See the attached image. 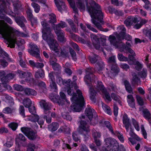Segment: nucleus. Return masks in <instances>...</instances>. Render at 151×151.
<instances>
[{
	"instance_id": "obj_1",
	"label": "nucleus",
	"mask_w": 151,
	"mask_h": 151,
	"mask_svg": "<svg viewBox=\"0 0 151 151\" xmlns=\"http://www.w3.org/2000/svg\"><path fill=\"white\" fill-rule=\"evenodd\" d=\"M0 34L9 42L8 46L11 48L15 47V44L19 46L25 43L24 40L20 38H17L16 36L22 37L28 36L27 34L19 31L13 30L12 27H9L3 20H0Z\"/></svg>"
},
{
	"instance_id": "obj_2",
	"label": "nucleus",
	"mask_w": 151,
	"mask_h": 151,
	"mask_svg": "<svg viewBox=\"0 0 151 151\" xmlns=\"http://www.w3.org/2000/svg\"><path fill=\"white\" fill-rule=\"evenodd\" d=\"M85 1L87 10L91 16L92 23L100 30L107 32L108 29H106L104 30L101 27L103 24L102 21L103 14L100 6L93 0H90L89 4L87 3L88 0H85Z\"/></svg>"
},
{
	"instance_id": "obj_3",
	"label": "nucleus",
	"mask_w": 151,
	"mask_h": 151,
	"mask_svg": "<svg viewBox=\"0 0 151 151\" xmlns=\"http://www.w3.org/2000/svg\"><path fill=\"white\" fill-rule=\"evenodd\" d=\"M66 86H67V89L68 94L72 96L70 99L73 102L71 106V109L74 111H80L84 103V98L81 91L79 90H76L78 96L74 93L73 88L76 89L77 88L76 84L74 82L71 83L70 82Z\"/></svg>"
},
{
	"instance_id": "obj_4",
	"label": "nucleus",
	"mask_w": 151,
	"mask_h": 151,
	"mask_svg": "<svg viewBox=\"0 0 151 151\" xmlns=\"http://www.w3.org/2000/svg\"><path fill=\"white\" fill-rule=\"evenodd\" d=\"M46 15H44V20L41 22L42 27V37L46 41L50 47V50L58 54L61 51L60 47L59 46L57 41L55 40L53 34L51 33V30L45 19Z\"/></svg>"
},
{
	"instance_id": "obj_5",
	"label": "nucleus",
	"mask_w": 151,
	"mask_h": 151,
	"mask_svg": "<svg viewBox=\"0 0 151 151\" xmlns=\"http://www.w3.org/2000/svg\"><path fill=\"white\" fill-rule=\"evenodd\" d=\"M94 70V69L92 68L87 69L86 70V75L84 78V81L89 88L90 99L92 101L94 100L96 94L93 86L90 83L91 82V78H92L93 76H94L92 74Z\"/></svg>"
},
{
	"instance_id": "obj_6",
	"label": "nucleus",
	"mask_w": 151,
	"mask_h": 151,
	"mask_svg": "<svg viewBox=\"0 0 151 151\" xmlns=\"http://www.w3.org/2000/svg\"><path fill=\"white\" fill-rule=\"evenodd\" d=\"M116 37L114 36V46L115 48L119 49L121 52H124L127 53H129L132 54L134 51L131 48V45L128 42H126V45L122 42H114Z\"/></svg>"
},
{
	"instance_id": "obj_7",
	"label": "nucleus",
	"mask_w": 151,
	"mask_h": 151,
	"mask_svg": "<svg viewBox=\"0 0 151 151\" xmlns=\"http://www.w3.org/2000/svg\"><path fill=\"white\" fill-rule=\"evenodd\" d=\"M70 6L73 9V12L75 14L78 13V10L76 6L81 11H83L85 10L86 6L83 0L78 1L76 4V6L73 2V0H68Z\"/></svg>"
},
{
	"instance_id": "obj_8",
	"label": "nucleus",
	"mask_w": 151,
	"mask_h": 151,
	"mask_svg": "<svg viewBox=\"0 0 151 151\" xmlns=\"http://www.w3.org/2000/svg\"><path fill=\"white\" fill-rule=\"evenodd\" d=\"M29 45L32 49L31 50L29 51V53L32 56L35 57L37 59V61L42 62L43 60L40 56L39 49L37 46L32 43H30Z\"/></svg>"
},
{
	"instance_id": "obj_9",
	"label": "nucleus",
	"mask_w": 151,
	"mask_h": 151,
	"mask_svg": "<svg viewBox=\"0 0 151 151\" xmlns=\"http://www.w3.org/2000/svg\"><path fill=\"white\" fill-rule=\"evenodd\" d=\"M60 97L58 96L55 98H53L50 95V98L52 101L58 103L59 105H63L64 104L65 101L68 103V101L66 99L65 95L63 93L60 92Z\"/></svg>"
},
{
	"instance_id": "obj_10",
	"label": "nucleus",
	"mask_w": 151,
	"mask_h": 151,
	"mask_svg": "<svg viewBox=\"0 0 151 151\" xmlns=\"http://www.w3.org/2000/svg\"><path fill=\"white\" fill-rule=\"evenodd\" d=\"M98 91H101L104 96L106 99L108 101H111V100L110 94L106 91L104 86L101 82L98 81L97 82V88H96Z\"/></svg>"
},
{
	"instance_id": "obj_11",
	"label": "nucleus",
	"mask_w": 151,
	"mask_h": 151,
	"mask_svg": "<svg viewBox=\"0 0 151 151\" xmlns=\"http://www.w3.org/2000/svg\"><path fill=\"white\" fill-rule=\"evenodd\" d=\"M40 104L42 108L44 109L45 114H50V110L51 109V104L44 100H42L40 102Z\"/></svg>"
},
{
	"instance_id": "obj_12",
	"label": "nucleus",
	"mask_w": 151,
	"mask_h": 151,
	"mask_svg": "<svg viewBox=\"0 0 151 151\" xmlns=\"http://www.w3.org/2000/svg\"><path fill=\"white\" fill-rule=\"evenodd\" d=\"M138 22L137 18L136 17L128 16L124 21V23L127 27H130L133 23Z\"/></svg>"
},
{
	"instance_id": "obj_13",
	"label": "nucleus",
	"mask_w": 151,
	"mask_h": 151,
	"mask_svg": "<svg viewBox=\"0 0 151 151\" xmlns=\"http://www.w3.org/2000/svg\"><path fill=\"white\" fill-rule=\"evenodd\" d=\"M8 0H0V1L2 2L1 5H0V12H2V11H3L4 13H6L9 14H11L12 12L11 11L8 12L6 11V8H7V6L9 7V3L7 1Z\"/></svg>"
},
{
	"instance_id": "obj_14",
	"label": "nucleus",
	"mask_w": 151,
	"mask_h": 151,
	"mask_svg": "<svg viewBox=\"0 0 151 151\" xmlns=\"http://www.w3.org/2000/svg\"><path fill=\"white\" fill-rule=\"evenodd\" d=\"M130 129L129 134L130 136L132 137L133 138L130 137L129 138H128L129 142H130L132 145H134L136 143V142L134 140V139L137 141H141V139L133 132L131 128H130Z\"/></svg>"
},
{
	"instance_id": "obj_15",
	"label": "nucleus",
	"mask_w": 151,
	"mask_h": 151,
	"mask_svg": "<svg viewBox=\"0 0 151 151\" xmlns=\"http://www.w3.org/2000/svg\"><path fill=\"white\" fill-rule=\"evenodd\" d=\"M85 114L88 117L89 119L91 121V119L93 118V116H96V113L94 109L91 107L87 108L85 111Z\"/></svg>"
},
{
	"instance_id": "obj_16",
	"label": "nucleus",
	"mask_w": 151,
	"mask_h": 151,
	"mask_svg": "<svg viewBox=\"0 0 151 151\" xmlns=\"http://www.w3.org/2000/svg\"><path fill=\"white\" fill-rule=\"evenodd\" d=\"M55 4L58 10L62 12L66 9V7L64 2L61 0H54Z\"/></svg>"
},
{
	"instance_id": "obj_17",
	"label": "nucleus",
	"mask_w": 151,
	"mask_h": 151,
	"mask_svg": "<svg viewBox=\"0 0 151 151\" xmlns=\"http://www.w3.org/2000/svg\"><path fill=\"white\" fill-rule=\"evenodd\" d=\"M123 123L124 126L127 132L129 130V127L131 126L130 122L129 119L127 115L126 114H124L123 116L122 119Z\"/></svg>"
},
{
	"instance_id": "obj_18",
	"label": "nucleus",
	"mask_w": 151,
	"mask_h": 151,
	"mask_svg": "<svg viewBox=\"0 0 151 151\" xmlns=\"http://www.w3.org/2000/svg\"><path fill=\"white\" fill-rule=\"evenodd\" d=\"M105 142L106 143V151H113V147L112 145L113 140L112 138H108L105 139Z\"/></svg>"
},
{
	"instance_id": "obj_19",
	"label": "nucleus",
	"mask_w": 151,
	"mask_h": 151,
	"mask_svg": "<svg viewBox=\"0 0 151 151\" xmlns=\"http://www.w3.org/2000/svg\"><path fill=\"white\" fill-rule=\"evenodd\" d=\"M16 22L21 27L23 28L24 30L25 29L24 23H26L27 21L25 18L23 16L17 17L16 18Z\"/></svg>"
},
{
	"instance_id": "obj_20",
	"label": "nucleus",
	"mask_w": 151,
	"mask_h": 151,
	"mask_svg": "<svg viewBox=\"0 0 151 151\" xmlns=\"http://www.w3.org/2000/svg\"><path fill=\"white\" fill-rule=\"evenodd\" d=\"M67 26V25L65 22L61 21L58 24H53L52 27L55 31L56 29L58 31H63L61 28L66 27Z\"/></svg>"
},
{
	"instance_id": "obj_21",
	"label": "nucleus",
	"mask_w": 151,
	"mask_h": 151,
	"mask_svg": "<svg viewBox=\"0 0 151 151\" xmlns=\"http://www.w3.org/2000/svg\"><path fill=\"white\" fill-rule=\"evenodd\" d=\"M50 64L54 70H58L61 68V67L60 65L56 63L57 59L56 58H50Z\"/></svg>"
},
{
	"instance_id": "obj_22",
	"label": "nucleus",
	"mask_w": 151,
	"mask_h": 151,
	"mask_svg": "<svg viewBox=\"0 0 151 151\" xmlns=\"http://www.w3.org/2000/svg\"><path fill=\"white\" fill-rule=\"evenodd\" d=\"M55 33L57 35L58 40L60 42H64L66 41V40L64 37L65 34L63 31H58L56 30L55 31Z\"/></svg>"
},
{
	"instance_id": "obj_23",
	"label": "nucleus",
	"mask_w": 151,
	"mask_h": 151,
	"mask_svg": "<svg viewBox=\"0 0 151 151\" xmlns=\"http://www.w3.org/2000/svg\"><path fill=\"white\" fill-rule=\"evenodd\" d=\"M127 101L129 106L132 108L135 107L134 99L132 95H128L127 96Z\"/></svg>"
},
{
	"instance_id": "obj_24",
	"label": "nucleus",
	"mask_w": 151,
	"mask_h": 151,
	"mask_svg": "<svg viewBox=\"0 0 151 151\" xmlns=\"http://www.w3.org/2000/svg\"><path fill=\"white\" fill-rule=\"evenodd\" d=\"M79 127L84 132H88L89 131L88 125L87 124L86 121L83 120H81Z\"/></svg>"
},
{
	"instance_id": "obj_25",
	"label": "nucleus",
	"mask_w": 151,
	"mask_h": 151,
	"mask_svg": "<svg viewBox=\"0 0 151 151\" xmlns=\"http://www.w3.org/2000/svg\"><path fill=\"white\" fill-rule=\"evenodd\" d=\"M56 82L58 84L60 85L63 84L65 86H67V85H68V83L71 82V80L69 79L67 80H64L63 81L62 78L61 77L57 76Z\"/></svg>"
},
{
	"instance_id": "obj_26",
	"label": "nucleus",
	"mask_w": 151,
	"mask_h": 151,
	"mask_svg": "<svg viewBox=\"0 0 151 151\" xmlns=\"http://www.w3.org/2000/svg\"><path fill=\"white\" fill-rule=\"evenodd\" d=\"M119 28L121 32L119 34L116 36L117 38H119V39L122 38L123 36L126 34V29L123 25H121L119 27Z\"/></svg>"
},
{
	"instance_id": "obj_27",
	"label": "nucleus",
	"mask_w": 151,
	"mask_h": 151,
	"mask_svg": "<svg viewBox=\"0 0 151 151\" xmlns=\"http://www.w3.org/2000/svg\"><path fill=\"white\" fill-rule=\"evenodd\" d=\"M124 82L127 91L129 93H133L132 87L129 82L127 80H125L124 81Z\"/></svg>"
},
{
	"instance_id": "obj_28",
	"label": "nucleus",
	"mask_w": 151,
	"mask_h": 151,
	"mask_svg": "<svg viewBox=\"0 0 151 151\" xmlns=\"http://www.w3.org/2000/svg\"><path fill=\"white\" fill-rule=\"evenodd\" d=\"M24 92L25 94L28 95L35 96L37 95V92L34 90L27 88L24 90Z\"/></svg>"
},
{
	"instance_id": "obj_29",
	"label": "nucleus",
	"mask_w": 151,
	"mask_h": 151,
	"mask_svg": "<svg viewBox=\"0 0 151 151\" xmlns=\"http://www.w3.org/2000/svg\"><path fill=\"white\" fill-rule=\"evenodd\" d=\"M140 79L138 77L137 75L135 73L133 75L132 80V83L133 85H138L139 83H141Z\"/></svg>"
},
{
	"instance_id": "obj_30",
	"label": "nucleus",
	"mask_w": 151,
	"mask_h": 151,
	"mask_svg": "<svg viewBox=\"0 0 151 151\" xmlns=\"http://www.w3.org/2000/svg\"><path fill=\"white\" fill-rule=\"evenodd\" d=\"M59 125L57 122H53L48 126L49 129L51 131H53L56 130L58 128Z\"/></svg>"
},
{
	"instance_id": "obj_31",
	"label": "nucleus",
	"mask_w": 151,
	"mask_h": 151,
	"mask_svg": "<svg viewBox=\"0 0 151 151\" xmlns=\"http://www.w3.org/2000/svg\"><path fill=\"white\" fill-rule=\"evenodd\" d=\"M1 98L3 101H5L7 100L10 101L11 102V105L14 104L13 98L7 94L5 93L3 94L1 96Z\"/></svg>"
},
{
	"instance_id": "obj_32",
	"label": "nucleus",
	"mask_w": 151,
	"mask_h": 151,
	"mask_svg": "<svg viewBox=\"0 0 151 151\" xmlns=\"http://www.w3.org/2000/svg\"><path fill=\"white\" fill-rule=\"evenodd\" d=\"M44 72L42 70H38L35 73V77L36 78H43L44 77Z\"/></svg>"
},
{
	"instance_id": "obj_33",
	"label": "nucleus",
	"mask_w": 151,
	"mask_h": 151,
	"mask_svg": "<svg viewBox=\"0 0 151 151\" xmlns=\"http://www.w3.org/2000/svg\"><path fill=\"white\" fill-rule=\"evenodd\" d=\"M138 76L142 78L145 79L147 76V70L143 68L141 71L138 73Z\"/></svg>"
},
{
	"instance_id": "obj_34",
	"label": "nucleus",
	"mask_w": 151,
	"mask_h": 151,
	"mask_svg": "<svg viewBox=\"0 0 151 151\" xmlns=\"http://www.w3.org/2000/svg\"><path fill=\"white\" fill-rule=\"evenodd\" d=\"M1 11H2V12H0V14L1 15V17H2V18L4 17V19L5 21L6 22H7V23H9L10 24H12L13 22L11 19H10V18H9L8 17H5L4 16L5 14V13L7 14V13H4L3 11H2V10ZM12 13L11 14H9V15L11 14L12 13Z\"/></svg>"
},
{
	"instance_id": "obj_35",
	"label": "nucleus",
	"mask_w": 151,
	"mask_h": 151,
	"mask_svg": "<svg viewBox=\"0 0 151 151\" xmlns=\"http://www.w3.org/2000/svg\"><path fill=\"white\" fill-rule=\"evenodd\" d=\"M23 104L26 107L29 108L32 104V102L29 98H26L23 100Z\"/></svg>"
},
{
	"instance_id": "obj_36",
	"label": "nucleus",
	"mask_w": 151,
	"mask_h": 151,
	"mask_svg": "<svg viewBox=\"0 0 151 151\" xmlns=\"http://www.w3.org/2000/svg\"><path fill=\"white\" fill-rule=\"evenodd\" d=\"M143 116L144 117L148 120L151 119V114L147 109H144L143 111Z\"/></svg>"
},
{
	"instance_id": "obj_37",
	"label": "nucleus",
	"mask_w": 151,
	"mask_h": 151,
	"mask_svg": "<svg viewBox=\"0 0 151 151\" xmlns=\"http://www.w3.org/2000/svg\"><path fill=\"white\" fill-rule=\"evenodd\" d=\"M114 134L117 137L119 140L122 142H124V139L122 134H121L118 131H116L114 132Z\"/></svg>"
},
{
	"instance_id": "obj_38",
	"label": "nucleus",
	"mask_w": 151,
	"mask_h": 151,
	"mask_svg": "<svg viewBox=\"0 0 151 151\" xmlns=\"http://www.w3.org/2000/svg\"><path fill=\"white\" fill-rule=\"evenodd\" d=\"M118 40H119L118 42H122L121 40H123L124 39L127 40L128 41L131 42L132 40V37L128 34L125 35L123 36L122 38L119 39V38H117Z\"/></svg>"
},
{
	"instance_id": "obj_39",
	"label": "nucleus",
	"mask_w": 151,
	"mask_h": 151,
	"mask_svg": "<svg viewBox=\"0 0 151 151\" xmlns=\"http://www.w3.org/2000/svg\"><path fill=\"white\" fill-rule=\"evenodd\" d=\"M59 130L62 131L65 134H68L70 133V128L65 125L62 127H61L59 129Z\"/></svg>"
},
{
	"instance_id": "obj_40",
	"label": "nucleus",
	"mask_w": 151,
	"mask_h": 151,
	"mask_svg": "<svg viewBox=\"0 0 151 151\" xmlns=\"http://www.w3.org/2000/svg\"><path fill=\"white\" fill-rule=\"evenodd\" d=\"M49 22L51 23H54L56 22V19L55 15L53 14H50L49 15Z\"/></svg>"
},
{
	"instance_id": "obj_41",
	"label": "nucleus",
	"mask_w": 151,
	"mask_h": 151,
	"mask_svg": "<svg viewBox=\"0 0 151 151\" xmlns=\"http://www.w3.org/2000/svg\"><path fill=\"white\" fill-rule=\"evenodd\" d=\"M27 136L30 139H35L36 137V134L35 133L33 132L32 130L30 131Z\"/></svg>"
},
{
	"instance_id": "obj_42",
	"label": "nucleus",
	"mask_w": 151,
	"mask_h": 151,
	"mask_svg": "<svg viewBox=\"0 0 151 151\" xmlns=\"http://www.w3.org/2000/svg\"><path fill=\"white\" fill-rule=\"evenodd\" d=\"M102 107L104 111L106 112L108 114L111 115V113L110 108L109 106L104 103H102Z\"/></svg>"
},
{
	"instance_id": "obj_43",
	"label": "nucleus",
	"mask_w": 151,
	"mask_h": 151,
	"mask_svg": "<svg viewBox=\"0 0 151 151\" xmlns=\"http://www.w3.org/2000/svg\"><path fill=\"white\" fill-rule=\"evenodd\" d=\"M31 5L34 9L35 12L36 13H38L40 10V6L38 4L34 2H32Z\"/></svg>"
},
{
	"instance_id": "obj_44",
	"label": "nucleus",
	"mask_w": 151,
	"mask_h": 151,
	"mask_svg": "<svg viewBox=\"0 0 151 151\" xmlns=\"http://www.w3.org/2000/svg\"><path fill=\"white\" fill-rule=\"evenodd\" d=\"M0 56L4 57H6L8 61H12L11 58L9 57V55L7 53L4 51L2 49H0Z\"/></svg>"
},
{
	"instance_id": "obj_45",
	"label": "nucleus",
	"mask_w": 151,
	"mask_h": 151,
	"mask_svg": "<svg viewBox=\"0 0 151 151\" xmlns=\"http://www.w3.org/2000/svg\"><path fill=\"white\" fill-rule=\"evenodd\" d=\"M14 75L11 73L7 75L5 77L4 81H6V82H4V83L7 84L9 80L14 78Z\"/></svg>"
},
{
	"instance_id": "obj_46",
	"label": "nucleus",
	"mask_w": 151,
	"mask_h": 151,
	"mask_svg": "<svg viewBox=\"0 0 151 151\" xmlns=\"http://www.w3.org/2000/svg\"><path fill=\"white\" fill-rule=\"evenodd\" d=\"M50 87L52 91H56L57 90V87L55 81H50Z\"/></svg>"
},
{
	"instance_id": "obj_47",
	"label": "nucleus",
	"mask_w": 151,
	"mask_h": 151,
	"mask_svg": "<svg viewBox=\"0 0 151 151\" xmlns=\"http://www.w3.org/2000/svg\"><path fill=\"white\" fill-rule=\"evenodd\" d=\"M118 58L120 61H127L128 60V58L124 56L122 54H119L118 55Z\"/></svg>"
},
{
	"instance_id": "obj_48",
	"label": "nucleus",
	"mask_w": 151,
	"mask_h": 151,
	"mask_svg": "<svg viewBox=\"0 0 151 151\" xmlns=\"http://www.w3.org/2000/svg\"><path fill=\"white\" fill-rule=\"evenodd\" d=\"M15 110V109L14 108L11 109L7 107L4 108L3 110V111L6 114H9L14 111Z\"/></svg>"
},
{
	"instance_id": "obj_49",
	"label": "nucleus",
	"mask_w": 151,
	"mask_h": 151,
	"mask_svg": "<svg viewBox=\"0 0 151 151\" xmlns=\"http://www.w3.org/2000/svg\"><path fill=\"white\" fill-rule=\"evenodd\" d=\"M3 86H4V88L7 89L9 88L11 89L12 88L11 86L7 84L6 83H3V82H2V84H0V91H2L3 90H4V89H3Z\"/></svg>"
},
{
	"instance_id": "obj_50",
	"label": "nucleus",
	"mask_w": 151,
	"mask_h": 151,
	"mask_svg": "<svg viewBox=\"0 0 151 151\" xmlns=\"http://www.w3.org/2000/svg\"><path fill=\"white\" fill-rule=\"evenodd\" d=\"M30 118L29 119L31 121L36 122L39 119V116L38 115L35 114H31L30 116Z\"/></svg>"
},
{
	"instance_id": "obj_51",
	"label": "nucleus",
	"mask_w": 151,
	"mask_h": 151,
	"mask_svg": "<svg viewBox=\"0 0 151 151\" xmlns=\"http://www.w3.org/2000/svg\"><path fill=\"white\" fill-rule=\"evenodd\" d=\"M92 134L94 139H97V138H99L101 137L100 133L95 130H93L92 131Z\"/></svg>"
},
{
	"instance_id": "obj_52",
	"label": "nucleus",
	"mask_w": 151,
	"mask_h": 151,
	"mask_svg": "<svg viewBox=\"0 0 151 151\" xmlns=\"http://www.w3.org/2000/svg\"><path fill=\"white\" fill-rule=\"evenodd\" d=\"M21 130L22 132L26 136L31 130L29 128L25 127H22L21 128Z\"/></svg>"
},
{
	"instance_id": "obj_53",
	"label": "nucleus",
	"mask_w": 151,
	"mask_h": 151,
	"mask_svg": "<svg viewBox=\"0 0 151 151\" xmlns=\"http://www.w3.org/2000/svg\"><path fill=\"white\" fill-rule=\"evenodd\" d=\"M5 73L4 71L0 70V80L3 83L6 82L5 80Z\"/></svg>"
},
{
	"instance_id": "obj_54",
	"label": "nucleus",
	"mask_w": 151,
	"mask_h": 151,
	"mask_svg": "<svg viewBox=\"0 0 151 151\" xmlns=\"http://www.w3.org/2000/svg\"><path fill=\"white\" fill-rule=\"evenodd\" d=\"M8 126L13 130L14 131L16 130L18 127V124L17 123L12 122L9 124Z\"/></svg>"
},
{
	"instance_id": "obj_55",
	"label": "nucleus",
	"mask_w": 151,
	"mask_h": 151,
	"mask_svg": "<svg viewBox=\"0 0 151 151\" xmlns=\"http://www.w3.org/2000/svg\"><path fill=\"white\" fill-rule=\"evenodd\" d=\"M62 116L63 118L68 120H71L72 119L68 113L65 112L62 113Z\"/></svg>"
},
{
	"instance_id": "obj_56",
	"label": "nucleus",
	"mask_w": 151,
	"mask_h": 151,
	"mask_svg": "<svg viewBox=\"0 0 151 151\" xmlns=\"http://www.w3.org/2000/svg\"><path fill=\"white\" fill-rule=\"evenodd\" d=\"M132 124L134 126L135 129L137 131L139 130V127L138 122L134 119H132Z\"/></svg>"
},
{
	"instance_id": "obj_57",
	"label": "nucleus",
	"mask_w": 151,
	"mask_h": 151,
	"mask_svg": "<svg viewBox=\"0 0 151 151\" xmlns=\"http://www.w3.org/2000/svg\"><path fill=\"white\" fill-rule=\"evenodd\" d=\"M120 145L118 142L114 139V151H118L119 150Z\"/></svg>"
},
{
	"instance_id": "obj_58",
	"label": "nucleus",
	"mask_w": 151,
	"mask_h": 151,
	"mask_svg": "<svg viewBox=\"0 0 151 151\" xmlns=\"http://www.w3.org/2000/svg\"><path fill=\"white\" fill-rule=\"evenodd\" d=\"M104 124L106 127L109 129L112 134L113 133V131L112 130V127L111 126L110 122L106 121L104 122Z\"/></svg>"
},
{
	"instance_id": "obj_59",
	"label": "nucleus",
	"mask_w": 151,
	"mask_h": 151,
	"mask_svg": "<svg viewBox=\"0 0 151 151\" xmlns=\"http://www.w3.org/2000/svg\"><path fill=\"white\" fill-rule=\"evenodd\" d=\"M69 50L70 54L73 59L75 61L76 60V52L71 48H70Z\"/></svg>"
},
{
	"instance_id": "obj_60",
	"label": "nucleus",
	"mask_w": 151,
	"mask_h": 151,
	"mask_svg": "<svg viewBox=\"0 0 151 151\" xmlns=\"http://www.w3.org/2000/svg\"><path fill=\"white\" fill-rule=\"evenodd\" d=\"M19 111L20 114L23 116V117H25V110L24 107L23 106H20L19 108Z\"/></svg>"
},
{
	"instance_id": "obj_61",
	"label": "nucleus",
	"mask_w": 151,
	"mask_h": 151,
	"mask_svg": "<svg viewBox=\"0 0 151 151\" xmlns=\"http://www.w3.org/2000/svg\"><path fill=\"white\" fill-rule=\"evenodd\" d=\"M114 74L115 73L116 75L118 73L119 71V69L118 65L115 63V60L114 59Z\"/></svg>"
},
{
	"instance_id": "obj_62",
	"label": "nucleus",
	"mask_w": 151,
	"mask_h": 151,
	"mask_svg": "<svg viewBox=\"0 0 151 151\" xmlns=\"http://www.w3.org/2000/svg\"><path fill=\"white\" fill-rule=\"evenodd\" d=\"M14 89L17 91H21L23 90V88L20 85L18 84H15L14 86Z\"/></svg>"
},
{
	"instance_id": "obj_63",
	"label": "nucleus",
	"mask_w": 151,
	"mask_h": 151,
	"mask_svg": "<svg viewBox=\"0 0 151 151\" xmlns=\"http://www.w3.org/2000/svg\"><path fill=\"white\" fill-rule=\"evenodd\" d=\"M142 68V65L140 64L139 62L137 61L136 63L135 68L136 69L138 70H141Z\"/></svg>"
},
{
	"instance_id": "obj_64",
	"label": "nucleus",
	"mask_w": 151,
	"mask_h": 151,
	"mask_svg": "<svg viewBox=\"0 0 151 151\" xmlns=\"http://www.w3.org/2000/svg\"><path fill=\"white\" fill-rule=\"evenodd\" d=\"M98 56L96 55H94L93 57H91L89 58V60L93 63H95L97 60Z\"/></svg>"
}]
</instances>
